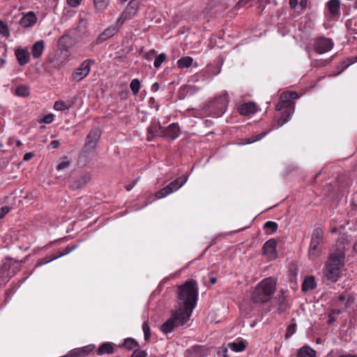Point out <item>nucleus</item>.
I'll return each instance as SVG.
<instances>
[{
    "label": "nucleus",
    "instance_id": "f257e3e1",
    "mask_svg": "<svg viewBox=\"0 0 357 357\" xmlns=\"http://www.w3.org/2000/svg\"><path fill=\"white\" fill-rule=\"evenodd\" d=\"M198 299V287L197 281L191 279L178 287L176 310L180 312L186 318L191 317Z\"/></svg>",
    "mask_w": 357,
    "mask_h": 357
},
{
    "label": "nucleus",
    "instance_id": "f03ea898",
    "mask_svg": "<svg viewBox=\"0 0 357 357\" xmlns=\"http://www.w3.org/2000/svg\"><path fill=\"white\" fill-rule=\"evenodd\" d=\"M344 259V252L339 249L328 255L323 269V280L327 284L335 283L341 278Z\"/></svg>",
    "mask_w": 357,
    "mask_h": 357
},
{
    "label": "nucleus",
    "instance_id": "7ed1b4c3",
    "mask_svg": "<svg viewBox=\"0 0 357 357\" xmlns=\"http://www.w3.org/2000/svg\"><path fill=\"white\" fill-rule=\"evenodd\" d=\"M298 95L296 91H284L281 93L279 101L275 105L277 111H282V115L278 121V126H283L294 112L295 103L293 100L297 99Z\"/></svg>",
    "mask_w": 357,
    "mask_h": 357
},
{
    "label": "nucleus",
    "instance_id": "20e7f679",
    "mask_svg": "<svg viewBox=\"0 0 357 357\" xmlns=\"http://www.w3.org/2000/svg\"><path fill=\"white\" fill-rule=\"evenodd\" d=\"M275 281L271 278H265L260 282L252 294L254 303H264L270 301L275 291Z\"/></svg>",
    "mask_w": 357,
    "mask_h": 357
},
{
    "label": "nucleus",
    "instance_id": "39448f33",
    "mask_svg": "<svg viewBox=\"0 0 357 357\" xmlns=\"http://www.w3.org/2000/svg\"><path fill=\"white\" fill-rule=\"evenodd\" d=\"M323 242L324 231L321 228L317 227L312 231L308 252L309 257L311 259H314L321 255Z\"/></svg>",
    "mask_w": 357,
    "mask_h": 357
},
{
    "label": "nucleus",
    "instance_id": "423d86ee",
    "mask_svg": "<svg viewBox=\"0 0 357 357\" xmlns=\"http://www.w3.org/2000/svg\"><path fill=\"white\" fill-rule=\"evenodd\" d=\"M21 264L19 261L8 259L0 268V285L7 282L20 270Z\"/></svg>",
    "mask_w": 357,
    "mask_h": 357
},
{
    "label": "nucleus",
    "instance_id": "0eeeda50",
    "mask_svg": "<svg viewBox=\"0 0 357 357\" xmlns=\"http://www.w3.org/2000/svg\"><path fill=\"white\" fill-rule=\"evenodd\" d=\"M229 98L227 93H224L209 102L206 107L209 113L214 117L221 116L226 111Z\"/></svg>",
    "mask_w": 357,
    "mask_h": 357
},
{
    "label": "nucleus",
    "instance_id": "6e6552de",
    "mask_svg": "<svg viewBox=\"0 0 357 357\" xmlns=\"http://www.w3.org/2000/svg\"><path fill=\"white\" fill-rule=\"evenodd\" d=\"M189 319L190 318H186L185 315H183L177 310H172L171 317L161 325L160 330L163 333L168 334L171 333L174 328L185 324Z\"/></svg>",
    "mask_w": 357,
    "mask_h": 357
},
{
    "label": "nucleus",
    "instance_id": "1a4fd4ad",
    "mask_svg": "<svg viewBox=\"0 0 357 357\" xmlns=\"http://www.w3.org/2000/svg\"><path fill=\"white\" fill-rule=\"evenodd\" d=\"M188 177L185 175L181 176L172 181L169 185H166L160 190L155 193V197L158 199H161L167 197L169 194L178 190L181 188L187 181Z\"/></svg>",
    "mask_w": 357,
    "mask_h": 357
},
{
    "label": "nucleus",
    "instance_id": "9d476101",
    "mask_svg": "<svg viewBox=\"0 0 357 357\" xmlns=\"http://www.w3.org/2000/svg\"><path fill=\"white\" fill-rule=\"evenodd\" d=\"M101 132L98 129L91 130L87 135L84 148L82 152V156L86 153L94 151L100 137Z\"/></svg>",
    "mask_w": 357,
    "mask_h": 357
},
{
    "label": "nucleus",
    "instance_id": "9b49d317",
    "mask_svg": "<svg viewBox=\"0 0 357 357\" xmlns=\"http://www.w3.org/2000/svg\"><path fill=\"white\" fill-rule=\"evenodd\" d=\"M94 61L91 59L84 60L81 65L74 70L72 73V79L75 82H79L84 79L91 71V66Z\"/></svg>",
    "mask_w": 357,
    "mask_h": 357
},
{
    "label": "nucleus",
    "instance_id": "f8f14e48",
    "mask_svg": "<svg viewBox=\"0 0 357 357\" xmlns=\"http://www.w3.org/2000/svg\"><path fill=\"white\" fill-rule=\"evenodd\" d=\"M333 47L332 39L320 36L314 38L313 47L318 54H324L329 52Z\"/></svg>",
    "mask_w": 357,
    "mask_h": 357
},
{
    "label": "nucleus",
    "instance_id": "ddd939ff",
    "mask_svg": "<svg viewBox=\"0 0 357 357\" xmlns=\"http://www.w3.org/2000/svg\"><path fill=\"white\" fill-rule=\"evenodd\" d=\"M161 137L169 140L176 139L180 135V128L177 123H172L160 131Z\"/></svg>",
    "mask_w": 357,
    "mask_h": 357
},
{
    "label": "nucleus",
    "instance_id": "4468645a",
    "mask_svg": "<svg viewBox=\"0 0 357 357\" xmlns=\"http://www.w3.org/2000/svg\"><path fill=\"white\" fill-rule=\"evenodd\" d=\"M79 247V243H77V244H74L73 245H68L66 246L63 251V252H59L58 254H56V255H52L49 258H43L41 259L38 262V266H42V265H44V264H46L54 259H56L61 257H63L66 255H68L69 254L70 252H71L72 251L75 250V249H77V248Z\"/></svg>",
    "mask_w": 357,
    "mask_h": 357
},
{
    "label": "nucleus",
    "instance_id": "2eb2a0df",
    "mask_svg": "<svg viewBox=\"0 0 357 357\" xmlns=\"http://www.w3.org/2000/svg\"><path fill=\"white\" fill-rule=\"evenodd\" d=\"M95 348L93 344H89L80 348L70 350L62 357H84L88 356Z\"/></svg>",
    "mask_w": 357,
    "mask_h": 357
},
{
    "label": "nucleus",
    "instance_id": "dca6fc26",
    "mask_svg": "<svg viewBox=\"0 0 357 357\" xmlns=\"http://www.w3.org/2000/svg\"><path fill=\"white\" fill-rule=\"evenodd\" d=\"M163 130L158 120L154 119L147 129V141H152L157 136L161 137L160 131Z\"/></svg>",
    "mask_w": 357,
    "mask_h": 357
},
{
    "label": "nucleus",
    "instance_id": "f3484780",
    "mask_svg": "<svg viewBox=\"0 0 357 357\" xmlns=\"http://www.w3.org/2000/svg\"><path fill=\"white\" fill-rule=\"evenodd\" d=\"M119 27L117 24H114L104 30L96 39V44H100L105 40L110 38L119 31Z\"/></svg>",
    "mask_w": 357,
    "mask_h": 357
},
{
    "label": "nucleus",
    "instance_id": "a211bd4d",
    "mask_svg": "<svg viewBox=\"0 0 357 357\" xmlns=\"http://www.w3.org/2000/svg\"><path fill=\"white\" fill-rule=\"evenodd\" d=\"M276 245L277 242L274 238L267 241L263 246V253L270 259L276 257Z\"/></svg>",
    "mask_w": 357,
    "mask_h": 357
},
{
    "label": "nucleus",
    "instance_id": "6ab92c4d",
    "mask_svg": "<svg viewBox=\"0 0 357 357\" xmlns=\"http://www.w3.org/2000/svg\"><path fill=\"white\" fill-rule=\"evenodd\" d=\"M257 111V105L255 103L248 102L243 103L238 106V112L240 114L243 116H248L251 114H255Z\"/></svg>",
    "mask_w": 357,
    "mask_h": 357
},
{
    "label": "nucleus",
    "instance_id": "aec40b11",
    "mask_svg": "<svg viewBox=\"0 0 357 357\" xmlns=\"http://www.w3.org/2000/svg\"><path fill=\"white\" fill-rule=\"evenodd\" d=\"M37 17L33 12H29L20 20V24L23 28L32 26L36 23Z\"/></svg>",
    "mask_w": 357,
    "mask_h": 357
},
{
    "label": "nucleus",
    "instance_id": "412c9836",
    "mask_svg": "<svg viewBox=\"0 0 357 357\" xmlns=\"http://www.w3.org/2000/svg\"><path fill=\"white\" fill-rule=\"evenodd\" d=\"M91 180V175L86 173L80 176L76 181H75L70 185L72 190H79L88 183Z\"/></svg>",
    "mask_w": 357,
    "mask_h": 357
},
{
    "label": "nucleus",
    "instance_id": "4be33fe9",
    "mask_svg": "<svg viewBox=\"0 0 357 357\" xmlns=\"http://www.w3.org/2000/svg\"><path fill=\"white\" fill-rule=\"evenodd\" d=\"M74 40L69 35H63L58 40V46L60 50H67L73 45Z\"/></svg>",
    "mask_w": 357,
    "mask_h": 357
},
{
    "label": "nucleus",
    "instance_id": "5701e85b",
    "mask_svg": "<svg viewBox=\"0 0 357 357\" xmlns=\"http://www.w3.org/2000/svg\"><path fill=\"white\" fill-rule=\"evenodd\" d=\"M326 6L333 17H339L340 15V0H329L327 2Z\"/></svg>",
    "mask_w": 357,
    "mask_h": 357
},
{
    "label": "nucleus",
    "instance_id": "b1692460",
    "mask_svg": "<svg viewBox=\"0 0 357 357\" xmlns=\"http://www.w3.org/2000/svg\"><path fill=\"white\" fill-rule=\"evenodd\" d=\"M15 56L20 66H24L29 61V53L27 50L17 49L15 50Z\"/></svg>",
    "mask_w": 357,
    "mask_h": 357
},
{
    "label": "nucleus",
    "instance_id": "393cba45",
    "mask_svg": "<svg viewBox=\"0 0 357 357\" xmlns=\"http://www.w3.org/2000/svg\"><path fill=\"white\" fill-rule=\"evenodd\" d=\"M138 8L139 1L131 0L124 9L123 12L125 13V15H127V17L132 18L133 16L136 15L138 10Z\"/></svg>",
    "mask_w": 357,
    "mask_h": 357
},
{
    "label": "nucleus",
    "instance_id": "a878e982",
    "mask_svg": "<svg viewBox=\"0 0 357 357\" xmlns=\"http://www.w3.org/2000/svg\"><path fill=\"white\" fill-rule=\"evenodd\" d=\"M45 43L40 40L36 42L31 47V54L34 59L39 58L43 53Z\"/></svg>",
    "mask_w": 357,
    "mask_h": 357
},
{
    "label": "nucleus",
    "instance_id": "bb28decb",
    "mask_svg": "<svg viewBox=\"0 0 357 357\" xmlns=\"http://www.w3.org/2000/svg\"><path fill=\"white\" fill-rule=\"evenodd\" d=\"M317 283L314 276L310 275L305 278L302 283L301 289L304 292H307L310 290H313L316 288Z\"/></svg>",
    "mask_w": 357,
    "mask_h": 357
},
{
    "label": "nucleus",
    "instance_id": "cd10ccee",
    "mask_svg": "<svg viewBox=\"0 0 357 357\" xmlns=\"http://www.w3.org/2000/svg\"><path fill=\"white\" fill-rule=\"evenodd\" d=\"M114 344L112 342H104L97 350V354L100 356L104 354H112L114 352Z\"/></svg>",
    "mask_w": 357,
    "mask_h": 357
},
{
    "label": "nucleus",
    "instance_id": "c85d7f7f",
    "mask_svg": "<svg viewBox=\"0 0 357 357\" xmlns=\"http://www.w3.org/2000/svg\"><path fill=\"white\" fill-rule=\"evenodd\" d=\"M278 311L280 314L284 312L289 307L285 296L283 294L278 296Z\"/></svg>",
    "mask_w": 357,
    "mask_h": 357
},
{
    "label": "nucleus",
    "instance_id": "c756f323",
    "mask_svg": "<svg viewBox=\"0 0 357 357\" xmlns=\"http://www.w3.org/2000/svg\"><path fill=\"white\" fill-rule=\"evenodd\" d=\"M316 351L308 346L301 347L297 354V357H315Z\"/></svg>",
    "mask_w": 357,
    "mask_h": 357
},
{
    "label": "nucleus",
    "instance_id": "7c9ffc66",
    "mask_svg": "<svg viewBox=\"0 0 357 357\" xmlns=\"http://www.w3.org/2000/svg\"><path fill=\"white\" fill-rule=\"evenodd\" d=\"M123 346L125 349H128V351H131L135 348H139V343L132 337H128L125 339Z\"/></svg>",
    "mask_w": 357,
    "mask_h": 357
},
{
    "label": "nucleus",
    "instance_id": "2f4dec72",
    "mask_svg": "<svg viewBox=\"0 0 357 357\" xmlns=\"http://www.w3.org/2000/svg\"><path fill=\"white\" fill-rule=\"evenodd\" d=\"M193 59L190 56H184L177 61V66L179 68L183 69L192 66Z\"/></svg>",
    "mask_w": 357,
    "mask_h": 357
},
{
    "label": "nucleus",
    "instance_id": "473e14b6",
    "mask_svg": "<svg viewBox=\"0 0 357 357\" xmlns=\"http://www.w3.org/2000/svg\"><path fill=\"white\" fill-rule=\"evenodd\" d=\"M15 95L20 97H28L30 95L29 87L27 85H20L15 89Z\"/></svg>",
    "mask_w": 357,
    "mask_h": 357
},
{
    "label": "nucleus",
    "instance_id": "72a5a7b5",
    "mask_svg": "<svg viewBox=\"0 0 357 357\" xmlns=\"http://www.w3.org/2000/svg\"><path fill=\"white\" fill-rule=\"evenodd\" d=\"M357 61V56L351 57V58H347L344 61H343L341 64V70L337 73V75H339L342 71H344L346 68H347L349 66L354 63Z\"/></svg>",
    "mask_w": 357,
    "mask_h": 357
},
{
    "label": "nucleus",
    "instance_id": "f704fd0d",
    "mask_svg": "<svg viewBox=\"0 0 357 357\" xmlns=\"http://www.w3.org/2000/svg\"><path fill=\"white\" fill-rule=\"evenodd\" d=\"M110 3V0H93L95 8L99 10L106 9Z\"/></svg>",
    "mask_w": 357,
    "mask_h": 357
},
{
    "label": "nucleus",
    "instance_id": "c9c22d12",
    "mask_svg": "<svg viewBox=\"0 0 357 357\" xmlns=\"http://www.w3.org/2000/svg\"><path fill=\"white\" fill-rule=\"evenodd\" d=\"M229 347L231 350L236 352H241L245 349V344L243 341H239L238 342H232L229 344Z\"/></svg>",
    "mask_w": 357,
    "mask_h": 357
},
{
    "label": "nucleus",
    "instance_id": "e433bc0d",
    "mask_svg": "<svg viewBox=\"0 0 357 357\" xmlns=\"http://www.w3.org/2000/svg\"><path fill=\"white\" fill-rule=\"evenodd\" d=\"M70 107V105H67L65 102L59 100L56 101L54 105V109L57 111H63L68 109Z\"/></svg>",
    "mask_w": 357,
    "mask_h": 357
},
{
    "label": "nucleus",
    "instance_id": "4c0bfd02",
    "mask_svg": "<svg viewBox=\"0 0 357 357\" xmlns=\"http://www.w3.org/2000/svg\"><path fill=\"white\" fill-rule=\"evenodd\" d=\"M140 82L138 79H134L132 80L130 87L134 95H137L140 89Z\"/></svg>",
    "mask_w": 357,
    "mask_h": 357
},
{
    "label": "nucleus",
    "instance_id": "58836bf2",
    "mask_svg": "<svg viewBox=\"0 0 357 357\" xmlns=\"http://www.w3.org/2000/svg\"><path fill=\"white\" fill-rule=\"evenodd\" d=\"M167 59V55L165 53H161L158 56H156L154 61V67L155 68H159L162 63Z\"/></svg>",
    "mask_w": 357,
    "mask_h": 357
},
{
    "label": "nucleus",
    "instance_id": "ea45409f",
    "mask_svg": "<svg viewBox=\"0 0 357 357\" xmlns=\"http://www.w3.org/2000/svg\"><path fill=\"white\" fill-rule=\"evenodd\" d=\"M296 327L297 326L296 323L291 324L288 326L287 332L284 335L285 339H288L296 333Z\"/></svg>",
    "mask_w": 357,
    "mask_h": 357
},
{
    "label": "nucleus",
    "instance_id": "a19ab883",
    "mask_svg": "<svg viewBox=\"0 0 357 357\" xmlns=\"http://www.w3.org/2000/svg\"><path fill=\"white\" fill-rule=\"evenodd\" d=\"M142 329L144 334V340L149 341L151 338V329L147 322H144L142 325Z\"/></svg>",
    "mask_w": 357,
    "mask_h": 357
},
{
    "label": "nucleus",
    "instance_id": "79ce46f5",
    "mask_svg": "<svg viewBox=\"0 0 357 357\" xmlns=\"http://www.w3.org/2000/svg\"><path fill=\"white\" fill-rule=\"evenodd\" d=\"M0 33L6 37L10 36L8 26L1 20H0Z\"/></svg>",
    "mask_w": 357,
    "mask_h": 357
},
{
    "label": "nucleus",
    "instance_id": "37998d69",
    "mask_svg": "<svg viewBox=\"0 0 357 357\" xmlns=\"http://www.w3.org/2000/svg\"><path fill=\"white\" fill-rule=\"evenodd\" d=\"M264 227L266 229H270L273 233L275 232L278 229V224L273 221H267Z\"/></svg>",
    "mask_w": 357,
    "mask_h": 357
},
{
    "label": "nucleus",
    "instance_id": "c03bdc74",
    "mask_svg": "<svg viewBox=\"0 0 357 357\" xmlns=\"http://www.w3.org/2000/svg\"><path fill=\"white\" fill-rule=\"evenodd\" d=\"M70 165V162L68 160H66V158H64L63 160H62L57 166L56 169L58 170L64 169L66 168H68Z\"/></svg>",
    "mask_w": 357,
    "mask_h": 357
},
{
    "label": "nucleus",
    "instance_id": "a18cd8bd",
    "mask_svg": "<svg viewBox=\"0 0 357 357\" xmlns=\"http://www.w3.org/2000/svg\"><path fill=\"white\" fill-rule=\"evenodd\" d=\"M146 356L147 353L146 351L135 349L130 357H146Z\"/></svg>",
    "mask_w": 357,
    "mask_h": 357
},
{
    "label": "nucleus",
    "instance_id": "49530a36",
    "mask_svg": "<svg viewBox=\"0 0 357 357\" xmlns=\"http://www.w3.org/2000/svg\"><path fill=\"white\" fill-rule=\"evenodd\" d=\"M157 56V53L155 50H151L149 51L148 52H146L144 54V58L146 59L148 61H151L153 59V57H155Z\"/></svg>",
    "mask_w": 357,
    "mask_h": 357
},
{
    "label": "nucleus",
    "instance_id": "de8ad7c7",
    "mask_svg": "<svg viewBox=\"0 0 357 357\" xmlns=\"http://www.w3.org/2000/svg\"><path fill=\"white\" fill-rule=\"evenodd\" d=\"M53 120L54 115L52 114H48L43 117L41 122H43L45 123H50L53 121Z\"/></svg>",
    "mask_w": 357,
    "mask_h": 357
},
{
    "label": "nucleus",
    "instance_id": "09e8293b",
    "mask_svg": "<svg viewBox=\"0 0 357 357\" xmlns=\"http://www.w3.org/2000/svg\"><path fill=\"white\" fill-rule=\"evenodd\" d=\"M354 298L352 296H349L346 298V302L344 304V310H347L350 304L354 303Z\"/></svg>",
    "mask_w": 357,
    "mask_h": 357
},
{
    "label": "nucleus",
    "instance_id": "8fccbe9b",
    "mask_svg": "<svg viewBox=\"0 0 357 357\" xmlns=\"http://www.w3.org/2000/svg\"><path fill=\"white\" fill-rule=\"evenodd\" d=\"M130 19V17H127V15H125V13L123 11L121 16L119 17L116 22V24H123L126 20Z\"/></svg>",
    "mask_w": 357,
    "mask_h": 357
},
{
    "label": "nucleus",
    "instance_id": "3c124183",
    "mask_svg": "<svg viewBox=\"0 0 357 357\" xmlns=\"http://www.w3.org/2000/svg\"><path fill=\"white\" fill-rule=\"evenodd\" d=\"M10 208L8 206H3L0 210V218H3L9 212Z\"/></svg>",
    "mask_w": 357,
    "mask_h": 357
},
{
    "label": "nucleus",
    "instance_id": "603ef678",
    "mask_svg": "<svg viewBox=\"0 0 357 357\" xmlns=\"http://www.w3.org/2000/svg\"><path fill=\"white\" fill-rule=\"evenodd\" d=\"M80 3L81 0H67V3L73 8L78 6Z\"/></svg>",
    "mask_w": 357,
    "mask_h": 357
},
{
    "label": "nucleus",
    "instance_id": "864d4df0",
    "mask_svg": "<svg viewBox=\"0 0 357 357\" xmlns=\"http://www.w3.org/2000/svg\"><path fill=\"white\" fill-rule=\"evenodd\" d=\"M159 89H160V84L158 82L153 83L151 87V90L153 92L158 91L159 90Z\"/></svg>",
    "mask_w": 357,
    "mask_h": 357
},
{
    "label": "nucleus",
    "instance_id": "5fc2aeb1",
    "mask_svg": "<svg viewBox=\"0 0 357 357\" xmlns=\"http://www.w3.org/2000/svg\"><path fill=\"white\" fill-rule=\"evenodd\" d=\"M33 155H33V153L29 152V153H26L24 154L23 159L25 161H28L30 159H31L33 157Z\"/></svg>",
    "mask_w": 357,
    "mask_h": 357
},
{
    "label": "nucleus",
    "instance_id": "6e6d98bb",
    "mask_svg": "<svg viewBox=\"0 0 357 357\" xmlns=\"http://www.w3.org/2000/svg\"><path fill=\"white\" fill-rule=\"evenodd\" d=\"M289 4L291 9H294L298 5V0H289Z\"/></svg>",
    "mask_w": 357,
    "mask_h": 357
},
{
    "label": "nucleus",
    "instance_id": "4d7b16f0",
    "mask_svg": "<svg viewBox=\"0 0 357 357\" xmlns=\"http://www.w3.org/2000/svg\"><path fill=\"white\" fill-rule=\"evenodd\" d=\"M307 1L308 0H300L299 6L303 10L307 8Z\"/></svg>",
    "mask_w": 357,
    "mask_h": 357
},
{
    "label": "nucleus",
    "instance_id": "13d9d810",
    "mask_svg": "<svg viewBox=\"0 0 357 357\" xmlns=\"http://www.w3.org/2000/svg\"><path fill=\"white\" fill-rule=\"evenodd\" d=\"M60 142L58 140H53L50 142V146L53 149H57L59 146Z\"/></svg>",
    "mask_w": 357,
    "mask_h": 357
},
{
    "label": "nucleus",
    "instance_id": "bf43d9fd",
    "mask_svg": "<svg viewBox=\"0 0 357 357\" xmlns=\"http://www.w3.org/2000/svg\"><path fill=\"white\" fill-rule=\"evenodd\" d=\"M266 135V132L260 133V134H259L257 135V138L256 139H254V140L250 142L249 143H251V142H255L256 140H259V139H262Z\"/></svg>",
    "mask_w": 357,
    "mask_h": 357
},
{
    "label": "nucleus",
    "instance_id": "052dcab7",
    "mask_svg": "<svg viewBox=\"0 0 357 357\" xmlns=\"http://www.w3.org/2000/svg\"><path fill=\"white\" fill-rule=\"evenodd\" d=\"M346 301V297L344 294H341L338 296L337 302H344Z\"/></svg>",
    "mask_w": 357,
    "mask_h": 357
},
{
    "label": "nucleus",
    "instance_id": "680f3d73",
    "mask_svg": "<svg viewBox=\"0 0 357 357\" xmlns=\"http://www.w3.org/2000/svg\"><path fill=\"white\" fill-rule=\"evenodd\" d=\"M328 324H332L333 322H334L335 321V317H332L331 315H329V317H328Z\"/></svg>",
    "mask_w": 357,
    "mask_h": 357
},
{
    "label": "nucleus",
    "instance_id": "e2e57ef3",
    "mask_svg": "<svg viewBox=\"0 0 357 357\" xmlns=\"http://www.w3.org/2000/svg\"><path fill=\"white\" fill-rule=\"evenodd\" d=\"M216 282H217L216 278L213 277V278H210V282H211V284H215Z\"/></svg>",
    "mask_w": 357,
    "mask_h": 357
},
{
    "label": "nucleus",
    "instance_id": "0e129e2a",
    "mask_svg": "<svg viewBox=\"0 0 357 357\" xmlns=\"http://www.w3.org/2000/svg\"><path fill=\"white\" fill-rule=\"evenodd\" d=\"M134 185H135V184H132V185H126V189L128 191H129V190H130L133 188Z\"/></svg>",
    "mask_w": 357,
    "mask_h": 357
},
{
    "label": "nucleus",
    "instance_id": "69168bd1",
    "mask_svg": "<svg viewBox=\"0 0 357 357\" xmlns=\"http://www.w3.org/2000/svg\"><path fill=\"white\" fill-rule=\"evenodd\" d=\"M339 357H357V356L351 355V354H345V355H341Z\"/></svg>",
    "mask_w": 357,
    "mask_h": 357
},
{
    "label": "nucleus",
    "instance_id": "338daca9",
    "mask_svg": "<svg viewBox=\"0 0 357 357\" xmlns=\"http://www.w3.org/2000/svg\"><path fill=\"white\" fill-rule=\"evenodd\" d=\"M6 60L5 59H0V68L3 66V65L5 63Z\"/></svg>",
    "mask_w": 357,
    "mask_h": 357
},
{
    "label": "nucleus",
    "instance_id": "774afa93",
    "mask_svg": "<svg viewBox=\"0 0 357 357\" xmlns=\"http://www.w3.org/2000/svg\"><path fill=\"white\" fill-rule=\"evenodd\" d=\"M16 145L18 146V147H20L22 145V143L20 140H17L16 142Z\"/></svg>",
    "mask_w": 357,
    "mask_h": 357
}]
</instances>
